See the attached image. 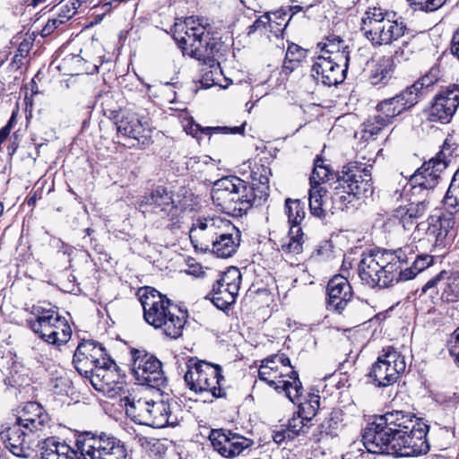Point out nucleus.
<instances>
[{"mask_svg": "<svg viewBox=\"0 0 459 459\" xmlns=\"http://www.w3.org/2000/svg\"><path fill=\"white\" fill-rule=\"evenodd\" d=\"M446 0H424L421 11L424 12H434L440 8Z\"/></svg>", "mask_w": 459, "mask_h": 459, "instance_id": "obj_56", "label": "nucleus"}, {"mask_svg": "<svg viewBox=\"0 0 459 459\" xmlns=\"http://www.w3.org/2000/svg\"><path fill=\"white\" fill-rule=\"evenodd\" d=\"M300 62H294L292 59H289L285 56L283 65H282V72L286 74L293 72L296 68L299 67Z\"/></svg>", "mask_w": 459, "mask_h": 459, "instance_id": "obj_57", "label": "nucleus"}, {"mask_svg": "<svg viewBox=\"0 0 459 459\" xmlns=\"http://www.w3.org/2000/svg\"><path fill=\"white\" fill-rule=\"evenodd\" d=\"M76 446L81 459H132L124 441L104 432L86 433Z\"/></svg>", "mask_w": 459, "mask_h": 459, "instance_id": "obj_12", "label": "nucleus"}, {"mask_svg": "<svg viewBox=\"0 0 459 459\" xmlns=\"http://www.w3.org/2000/svg\"><path fill=\"white\" fill-rule=\"evenodd\" d=\"M327 190L323 186H310L308 193L309 210L313 216L321 220L326 217L325 208Z\"/></svg>", "mask_w": 459, "mask_h": 459, "instance_id": "obj_36", "label": "nucleus"}, {"mask_svg": "<svg viewBox=\"0 0 459 459\" xmlns=\"http://www.w3.org/2000/svg\"><path fill=\"white\" fill-rule=\"evenodd\" d=\"M210 24L204 18L188 17L176 29L174 39L184 52L210 66L216 67L215 53L219 42L210 34Z\"/></svg>", "mask_w": 459, "mask_h": 459, "instance_id": "obj_6", "label": "nucleus"}, {"mask_svg": "<svg viewBox=\"0 0 459 459\" xmlns=\"http://www.w3.org/2000/svg\"><path fill=\"white\" fill-rule=\"evenodd\" d=\"M291 2H299V4L291 5L289 7V11L291 12V16L300 11H302L304 8L309 9L316 4L317 1L315 2H308L307 0H290Z\"/></svg>", "mask_w": 459, "mask_h": 459, "instance_id": "obj_55", "label": "nucleus"}, {"mask_svg": "<svg viewBox=\"0 0 459 459\" xmlns=\"http://www.w3.org/2000/svg\"><path fill=\"white\" fill-rule=\"evenodd\" d=\"M81 6L79 0H69L66 1L57 7L56 14L63 19V21L68 22L77 13V9Z\"/></svg>", "mask_w": 459, "mask_h": 459, "instance_id": "obj_50", "label": "nucleus"}, {"mask_svg": "<svg viewBox=\"0 0 459 459\" xmlns=\"http://www.w3.org/2000/svg\"><path fill=\"white\" fill-rule=\"evenodd\" d=\"M271 169L255 164L251 170V182L237 176H227L216 180L212 190L213 203L233 217H242L253 206H259L269 196Z\"/></svg>", "mask_w": 459, "mask_h": 459, "instance_id": "obj_3", "label": "nucleus"}, {"mask_svg": "<svg viewBox=\"0 0 459 459\" xmlns=\"http://www.w3.org/2000/svg\"><path fill=\"white\" fill-rule=\"evenodd\" d=\"M151 400L126 397L125 410L128 417L135 423L141 425L148 424L149 408Z\"/></svg>", "mask_w": 459, "mask_h": 459, "instance_id": "obj_35", "label": "nucleus"}, {"mask_svg": "<svg viewBox=\"0 0 459 459\" xmlns=\"http://www.w3.org/2000/svg\"><path fill=\"white\" fill-rule=\"evenodd\" d=\"M14 122H15V116H14V114H13L12 117H10L9 121L7 122V124L4 126H3V128H7V131L11 132Z\"/></svg>", "mask_w": 459, "mask_h": 459, "instance_id": "obj_64", "label": "nucleus"}, {"mask_svg": "<svg viewBox=\"0 0 459 459\" xmlns=\"http://www.w3.org/2000/svg\"><path fill=\"white\" fill-rule=\"evenodd\" d=\"M179 405L174 401L151 400L147 426L156 429L176 426L178 421Z\"/></svg>", "mask_w": 459, "mask_h": 459, "instance_id": "obj_26", "label": "nucleus"}, {"mask_svg": "<svg viewBox=\"0 0 459 459\" xmlns=\"http://www.w3.org/2000/svg\"><path fill=\"white\" fill-rule=\"evenodd\" d=\"M245 126L246 123L242 124L239 126H215V127H201L200 125L195 123H191L190 126L186 129L187 134H192L193 136H195V134L198 132H202L205 134H243L245 131Z\"/></svg>", "mask_w": 459, "mask_h": 459, "instance_id": "obj_42", "label": "nucleus"}, {"mask_svg": "<svg viewBox=\"0 0 459 459\" xmlns=\"http://www.w3.org/2000/svg\"><path fill=\"white\" fill-rule=\"evenodd\" d=\"M459 106V86L454 85L437 95L429 111L432 122L448 123Z\"/></svg>", "mask_w": 459, "mask_h": 459, "instance_id": "obj_24", "label": "nucleus"}, {"mask_svg": "<svg viewBox=\"0 0 459 459\" xmlns=\"http://www.w3.org/2000/svg\"><path fill=\"white\" fill-rule=\"evenodd\" d=\"M352 288L349 281L342 276L335 275L326 286V307L328 310L341 313L351 301Z\"/></svg>", "mask_w": 459, "mask_h": 459, "instance_id": "obj_27", "label": "nucleus"}, {"mask_svg": "<svg viewBox=\"0 0 459 459\" xmlns=\"http://www.w3.org/2000/svg\"><path fill=\"white\" fill-rule=\"evenodd\" d=\"M394 69V62L392 57L383 56L379 58L370 71L369 82L375 86L386 84L393 76Z\"/></svg>", "mask_w": 459, "mask_h": 459, "instance_id": "obj_34", "label": "nucleus"}, {"mask_svg": "<svg viewBox=\"0 0 459 459\" xmlns=\"http://www.w3.org/2000/svg\"><path fill=\"white\" fill-rule=\"evenodd\" d=\"M273 23H275V22H273L271 20V18L265 14V15H263L259 18H257L252 25L248 26L247 28V34L250 35V34H253L255 33V31L257 30H261L265 28V26L268 24L269 27L271 28V30L273 29ZM277 25H281V23H277Z\"/></svg>", "mask_w": 459, "mask_h": 459, "instance_id": "obj_52", "label": "nucleus"}, {"mask_svg": "<svg viewBox=\"0 0 459 459\" xmlns=\"http://www.w3.org/2000/svg\"><path fill=\"white\" fill-rule=\"evenodd\" d=\"M114 119L117 130L122 135L137 141L147 137V124L143 122L136 114L120 111L114 117Z\"/></svg>", "mask_w": 459, "mask_h": 459, "instance_id": "obj_30", "label": "nucleus"}, {"mask_svg": "<svg viewBox=\"0 0 459 459\" xmlns=\"http://www.w3.org/2000/svg\"><path fill=\"white\" fill-rule=\"evenodd\" d=\"M392 217L394 220L397 221L405 230H411L418 224V222L411 218L412 216L410 215L408 209H406L404 205H401L394 209L393 211Z\"/></svg>", "mask_w": 459, "mask_h": 459, "instance_id": "obj_47", "label": "nucleus"}, {"mask_svg": "<svg viewBox=\"0 0 459 459\" xmlns=\"http://www.w3.org/2000/svg\"><path fill=\"white\" fill-rule=\"evenodd\" d=\"M108 358L110 357L101 343L93 340H82L74 351L73 363L81 376L88 377L97 366Z\"/></svg>", "mask_w": 459, "mask_h": 459, "instance_id": "obj_18", "label": "nucleus"}, {"mask_svg": "<svg viewBox=\"0 0 459 459\" xmlns=\"http://www.w3.org/2000/svg\"><path fill=\"white\" fill-rule=\"evenodd\" d=\"M429 426L411 412L387 411L368 423L362 442L368 453L400 457L427 454Z\"/></svg>", "mask_w": 459, "mask_h": 459, "instance_id": "obj_1", "label": "nucleus"}, {"mask_svg": "<svg viewBox=\"0 0 459 459\" xmlns=\"http://www.w3.org/2000/svg\"><path fill=\"white\" fill-rule=\"evenodd\" d=\"M186 165L187 169L194 172L202 171L204 166H216L215 160L207 155L191 157L186 160Z\"/></svg>", "mask_w": 459, "mask_h": 459, "instance_id": "obj_49", "label": "nucleus"}, {"mask_svg": "<svg viewBox=\"0 0 459 459\" xmlns=\"http://www.w3.org/2000/svg\"><path fill=\"white\" fill-rule=\"evenodd\" d=\"M28 52H29V44L22 42L20 44L16 54H25V56H26Z\"/></svg>", "mask_w": 459, "mask_h": 459, "instance_id": "obj_61", "label": "nucleus"}, {"mask_svg": "<svg viewBox=\"0 0 459 459\" xmlns=\"http://www.w3.org/2000/svg\"><path fill=\"white\" fill-rule=\"evenodd\" d=\"M419 290L420 297L428 295L446 304L458 302L459 271L441 270L428 279Z\"/></svg>", "mask_w": 459, "mask_h": 459, "instance_id": "obj_15", "label": "nucleus"}, {"mask_svg": "<svg viewBox=\"0 0 459 459\" xmlns=\"http://www.w3.org/2000/svg\"><path fill=\"white\" fill-rule=\"evenodd\" d=\"M332 176L331 169L325 165L322 158L316 157L314 169L309 178L310 186H321V184L329 180Z\"/></svg>", "mask_w": 459, "mask_h": 459, "instance_id": "obj_44", "label": "nucleus"}, {"mask_svg": "<svg viewBox=\"0 0 459 459\" xmlns=\"http://www.w3.org/2000/svg\"><path fill=\"white\" fill-rule=\"evenodd\" d=\"M225 230L235 231V227L221 217L197 218L191 226L189 238L195 249L207 252Z\"/></svg>", "mask_w": 459, "mask_h": 459, "instance_id": "obj_14", "label": "nucleus"}, {"mask_svg": "<svg viewBox=\"0 0 459 459\" xmlns=\"http://www.w3.org/2000/svg\"><path fill=\"white\" fill-rule=\"evenodd\" d=\"M24 57H25V54H15L13 58L12 64H15L17 65V67H20V65L22 64V59Z\"/></svg>", "mask_w": 459, "mask_h": 459, "instance_id": "obj_60", "label": "nucleus"}, {"mask_svg": "<svg viewBox=\"0 0 459 459\" xmlns=\"http://www.w3.org/2000/svg\"><path fill=\"white\" fill-rule=\"evenodd\" d=\"M372 166L357 161L342 167L333 183L331 195V211L335 213L353 207L356 199L368 197L373 194Z\"/></svg>", "mask_w": 459, "mask_h": 459, "instance_id": "obj_5", "label": "nucleus"}, {"mask_svg": "<svg viewBox=\"0 0 459 459\" xmlns=\"http://www.w3.org/2000/svg\"><path fill=\"white\" fill-rule=\"evenodd\" d=\"M411 3V5H413L415 10H420L424 4V0H408Z\"/></svg>", "mask_w": 459, "mask_h": 459, "instance_id": "obj_62", "label": "nucleus"}, {"mask_svg": "<svg viewBox=\"0 0 459 459\" xmlns=\"http://www.w3.org/2000/svg\"><path fill=\"white\" fill-rule=\"evenodd\" d=\"M447 348L452 357L459 356V328L454 331L447 342Z\"/></svg>", "mask_w": 459, "mask_h": 459, "instance_id": "obj_54", "label": "nucleus"}, {"mask_svg": "<svg viewBox=\"0 0 459 459\" xmlns=\"http://www.w3.org/2000/svg\"><path fill=\"white\" fill-rule=\"evenodd\" d=\"M258 377L276 391H284L287 397L292 403L298 401L304 391L297 371L291 370V376H289V379H285L283 378L282 372L278 376L276 366H273L272 363H266V359L262 361L258 370Z\"/></svg>", "mask_w": 459, "mask_h": 459, "instance_id": "obj_17", "label": "nucleus"}, {"mask_svg": "<svg viewBox=\"0 0 459 459\" xmlns=\"http://www.w3.org/2000/svg\"><path fill=\"white\" fill-rule=\"evenodd\" d=\"M186 368L184 380L192 391L210 392L215 398H226V391L221 387L224 377L220 365L190 358L186 362Z\"/></svg>", "mask_w": 459, "mask_h": 459, "instance_id": "obj_11", "label": "nucleus"}, {"mask_svg": "<svg viewBox=\"0 0 459 459\" xmlns=\"http://www.w3.org/2000/svg\"><path fill=\"white\" fill-rule=\"evenodd\" d=\"M34 318L27 320L29 327L49 344L60 346L66 343L72 335L71 326L65 317L55 307L42 305L33 306Z\"/></svg>", "mask_w": 459, "mask_h": 459, "instance_id": "obj_10", "label": "nucleus"}, {"mask_svg": "<svg viewBox=\"0 0 459 459\" xmlns=\"http://www.w3.org/2000/svg\"><path fill=\"white\" fill-rule=\"evenodd\" d=\"M388 118H384L382 115L369 117L361 125V139L364 141L375 140L376 137L389 125Z\"/></svg>", "mask_w": 459, "mask_h": 459, "instance_id": "obj_37", "label": "nucleus"}, {"mask_svg": "<svg viewBox=\"0 0 459 459\" xmlns=\"http://www.w3.org/2000/svg\"><path fill=\"white\" fill-rule=\"evenodd\" d=\"M300 397H299V400L296 401L294 403H299V410L298 413L307 420V422H311L313 418L316 415L317 411L320 406V396L317 394H309L308 399L300 402Z\"/></svg>", "mask_w": 459, "mask_h": 459, "instance_id": "obj_43", "label": "nucleus"}, {"mask_svg": "<svg viewBox=\"0 0 459 459\" xmlns=\"http://www.w3.org/2000/svg\"><path fill=\"white\" fill-rule=\"evenodd\" d=\"M347 415L341 408H334L318 426L319 437H336L341 429L347 423Z\"/></svg>", "mask_w": 459, "mask_h": 459, "instance_id": "obj_33", "label": "nucleus"}, {"mask_svg": "<svg viewBox=\"0 0 459 459\" xmlns=\"http://www.w3.org/2000/svg\"><path fill=\"white\" fill-rule=\"evenodd\" d=\"M131 370L140 385L160 389L166 385L167 378L161 362L143 350H131Z\"/></svg>", "mask_w": 459, "mask_h": 459, "instance_id": "obj_13", "label": "nucleus"}, {"mask_svg": "<svg viewBox=\"0 0 459 459\" xmlns=\"http://www.w3.org/2000/svg\"><path fill=\"white\" fill-rule=\"evenodd\" d=\"M432 222H429V226L427 230L429 240L434 242V247L438 250L445 249L448 240L454 237L453 229L455 224L453 214H443L434 221V218H430Z\"/></svg>", "mask_w": 459, "mask_h": 459, "instance_id": "obj_29", "label": "nucleus"}, {"mask_svg": "<svg viewBox=\"0 0 459 459\" xmlns=\"http://www.w3.org/2000/svg\"><path fill=\"white\" fill-rule=\"evenodd\" d=\"M442 202L448 213L459 211V169L454 174Z\"/></svg>", "mask_w": 459, "mask_h": 459, "instance_id": "obj_39", "label": "nucleus"}, {"mask_svg": "<svg viewBox=\"0 0 459 459\" xmlns=\"http://www.w3.org/2000/svg\"><path fill=\"white\" fill-rule=\"evenodd\" d=\"M10 134V132L7 131V128H1L0 129V142L4 143L8 135Z\"/></svg>", "mask_w": 459, "mask_h": 459, "instance_id": "obj_63", "label": "nucleus"}, {"mask_svg": "<svg viewBox=\"0 0 459 459\" xmlns=\"http://www.w3.org/2000/svg\"><path fill=\"white\" fill-rule=\"evenodd\" d=\"M317 46L321 51L319 56H329L340 63H349V47L339 36L331 35L324 42L318 43Z\"/></svg>", "mask_w": 459, "mask_h": 459, "instance_id": "obj_31", "label": "nucleus"}, {"mask_svg": "<svg viewBox=\"0 0 459 459\" xmlns=\"http://www.w3.org/2000/svg\"><path fill=\"white\" fill-rule=\"evenodd\" d=\"M360 30L374 45H390L409 34L406 24L394 12L381 7H368L361 18Z\"/></svg>", "mask_w": 459, "mask_h": 459, "instance_id": "obj_8", "label": "nucleus"}, {"mask_svg": "<svg viewBox=\"0 0 459 459\" xmlns=\"http://www.w3.org/2000/svg\"><path fill=\"white\" fill-rule=\"evenodd\" d=\"M0 437L4 446L17 457H29L33 447L39 443L38 437L29 432L16 422L0 431Z\"/></svg>", "mask_w": 459, "mask_h": 459, "instance_id": "obj_19", "label": "nucleus"}, {"mask_svg": "<svg viewBox=\"0 0 459 459\" xmlns=\"http://www.w3.org/2000/svg\"><path fill=\"white\" fill-rule=\"evenodd\" d=\"M417 103L416 94H413V91L406 87L395 96L380 101L376 108L384 118H388V122L391 123L394 117L412 108Z\"/></svg>", "mask_w": 459, "mask_h": 459, "instance_id": "obj_28", "label": "nucleus"}, {"mask_svg": "<svg viewBox=\"0 0 459 459\" xmlns=\"http://www.w3.org/2000/svg\"><path fill=\"white\" fill-rule=\"evenodd\" d=\"M138 295L147 324L161 329L171 339L182 334L186 320L175 314L176 307L166 296L151 287L139 290Z\"/></svg>", "mask_w": 459, "mask_h": 459, "instance_id": "obj_7", "label": "nucleus"}, {"mask_svg": "<svg viewBox=\"0 0 459 459\" xmlns=\"http://www.w3.org/2000/svg\"><path fill=\"white\" fill-rule=\"evenodd\" d=\"M239 231L235 228V231L225 230L217 240L211 246L209 251L214 253L218 257L227 258L231 256L239 246Z\"/></svg>", "mask_w": 459, "mask_h": 459, "instance_id": "obj_32", "label": "nucleus"}, {"mask_svg": "<svg viewBox=\"0 0 459 459\" xmlns=\"http://www.w3.org/2000/svg\"><path fill=\"white\" fill-rule=\"evenodd\" d=\"M285 56L294 62H301L305 57V51L299 46L292 43L288 47Z\"/></svg>", "mask_w": 459, "mask_h": 459, "instance_id": "obj_53", "label": "nucleus"}, {"mask_svg": "<svg viewBox=\"0 0 459 459\" xmlns=\"http://www.w3.org/2000/svg\"><path fill=\"white\" fill-rule=\"evenodd\" d=\"M405 361L398 352L392 349L380 356L369 372L374 383L379 387H385L397 381L400 374L405 370Z\"/></svg>", "mask_w": 459, "mask_h": 459, "instance_id": "obj_16", "label": "nucleus"}, {"mask_svg": "<svg viewBox=\"0 0 459 459\" xmlns=\"http://www.w3.org/2000/svg\"><path fill=\"white\" fill-rule=\"evenodd\" d=\"M209 439L213 448L226 458H233L253 446V440L230 430L212 429Z\"/></svg>", "mask_w": 459, "mask_h": 459, "instance_id": "obj_21", "label": "nucleus"}, {"mask_svg": "<svg viewBox=\"0 0 459 459\" xmlns=\"http://www.w3.org/2000/svg\"><path fill=\"white\" fill-rule=\"evenodd\" d=\"M303 233L300 227H290L288 237L282 240L281 250L284 254L299 255L303 251Z\"/></svg>", "mask_w": 459, "mask_h": 459, "instance_id": "obj_38", "label": "nucleus"}, {"mask_svg": "<svg viewBox=\"0 0 459 459\" xmlns=\"http://www.w3.org/2000/svg\"><path fill=\"white\" fill-rule=\"evenodd\" d=\"M266 363H272L273 366H275L276 363H281L285 367L286 372L283 373V378L285 379H289V376H291V370H294L290 365V359L284 354H276L266 358Z\"/></svg>", "mask_w": 459, "mask_h": 459, "instance_id": "obj_51", "label": "nucleus"}, {"mask_svg": "<svg viewBox=\"0 0 459 459\" xmlns=\"http://www.w3.org/2000/svg\"><path fill=\"white\" fill-rule=\"evenodd\" d=\"M123 377L116 362L108 358L97 366L87 378L97 391L106 393L115 390L117 385L122 384Z\"/></svg>", "mask_w": 459, "mask_h": 459, "instance_id": "obj_25", "label": "nucleus"}, {"mask_svg": "<svg viewBox=\"0 0 459 459\" xmlns=\"http://www.w3.org/2000/svg\"><path fill=\"white\" fill-rule=\"evenodd\" d=\"M135 207L144 215L155 214L165 220L168 221L167 227L174 230L179 227L187 204L181 200H175L172 192L159 186L149 195L140 196L135 202Z\"/></svg>", "mask_w": 459, "mask_h": 459, "instance_id": "obj_9", "label": "nucleus"}, {"mask_svg": "<svg viewBox=\"0 0 459 459\" xmlns=\"http://www.w3.org/2000/svg\"><path fill=\"white\" fill-rule=\"evenodd\" d=\"M309 428L310 423L307 422L298 412H294L288 422V437L293 438L296 436L306 434Z\"/></svg>", "mask_w": 459, "mask_h": 459, "instance_id": "obj_46", "label": "nucleus"}, {"mask_svg": "<svg viewBox=\"0 0 459 459\" xmlns=\"http://www.w3.org/2000/svg\"><path fill=\"white\" fill-rule=\"evenodd\" d=\"M419 45L416 42L415 36L411 35L402 41L401 45L395 49L393 56L391 57L398 62L406 61L417 51Z\"/></svg>", "mask_w": 459, "mask_h": 459, "instance_id": "obj_45", "label": "nucleus"}, {"mask_svg": "<svg viewBox=\"0 0 459 459\" xmlns=\"http://www.w3.org/2000/svg\"><path fill=\"white\" fill-rule=\"evenodd\" d=\"M284 209L290 227H300L306 214L304 203L299 199L287 198Z\"/></svg>", "mask_w": 459, "mask_h": 459, "instance_id": "obj_40", "label": "nucleus"}, {"mask_svg": "<svg viewBox=\"0 0 459 459\" xmlns=\"http://www.w3.org/2000/svg\"><path fill=\"white\" fill-rule=\"evenodd\" d=\"M202 65L206 66V68H203L202 71L204 72V74L202 75L201 83L205 87L209 88L212 86L213 84H216V80L218 79L216 76L220 75L221 73L220 64L215 59V63L217 64L216 67L210 66L209 65L204 64V61H201Z\"/></svg>", "mask_w": 459, "mask_h": 459, "instance_id": "obj_48", "label": "nucleus"}, {"mask_svg": "<svg viewBox=\"0 0 459 459\" xmlns=\"http://www.w3.org/2000/svg\"><path fill=\"white\" fill-rule=\"evenodd\" d=\"M240 273L234 268L221 275L212 286L209 294L212 303L220 309L225 310L231 306L239 290Z\"/></svg>", "mask_w": 459, "mask_h": 459, "instance_id": "obj_20", "label": "nucleus"}, {"mask_svg": "<svg viewBox=\"0 0 459 459\" xmlns=\"http://www.w3.org/2000/svg\"><path fill=\"white\" fill-rule=\"evenodd\" d=\"M49 20L51 21V24L55 25L56 29L59 28L62 24L66 22L65 21H63V19L59 17L57 14L56 17H53Z\"/></svg>", "mask_w": 459, "mask_h": 459, "instance_id": "obj_59", "label": "nucleus"}, {"mask_svg": "<svg viewBox=\"0 0 459 459\" xmlns=\"http://www.w3.org/2000/svg\"><path fill=\"white\" fill-rule=\"evenodd\" d=\"M412 254L411 246L394 250L377 248L363 253L358 267L359 276L370 288H387L428 273L433 264V257L429 255H417L411 267L403 269L412 259L410 256Z\"/></svg>", "mask_w": 459, "mask_h": 459, "instance_id": "obj_2", "label": "nucleus"}, {"mask_svg": "<svg viewBox=\"0 0 459 459\" xmlns=\"http://www.w3.org/2000/svg\"><path fill=\"white\" fill-rule=\"evenodd\" d=\"M449 161L444 152H439L435 158L424 162L411 176V199L404 206L417 222L426 215L430 203L435 199V189L441 178V173L446 169Z\"/></svg>", "mask_w": 459, "mask_h": 459, "instance_id": "obj_4", "label": "nucleus"}, {"mask_svg": "<svg viewBox=\"0 0 459 459\" xmlns=\"http://www.w3.org/2000/svg\"><path fill=\"white\" fill-rule=\"evenodd\" d=\"M56 30V27L54 24H51V21L48 19V22L42 29V35L48 36L51 34Z\"/></svg>", "mask_w": 459, "mask_h": 459, "instance_id": "obj_58", "label": "nucleus"}, {"mask_svg": "<svg viewBox=\"0 0 459 459\" xmlns=\"http://www.w3.org/2000/svg\"><path fill=\"white\" fill-rule=\"evenodd\" d=\"M438 81V70L432 68L428 74L417 80L413 84L408 86V90L416 94L417 102L421 99L429 88Z\"/></svg>", "mask_w": 459, "mask_h": 459, "instance_id": "obj_41", "label": "nucleus"}, {"mask_svg": "<svg viewBox=\"0 0 459 459\" xmlns=\"http://www.w3.org/2000/svg\"><path fill=\"white\" fill-rule=\"evenodd\" d=\"M48 420V415L42 406L36 402H30L18 411L15 422L41 438Z\"/></svg>", "mask_w": 459, "mask_h": 459, "instance_id": "obj_23", "label": "nucleus"}, {"mask_svg": "<svg viewBox=\"0 0 459 459\" xmlns=\"http://www.w3.org/2000/svg\"><path fill=\"white\" fill-rule=\"evenodd\" d=\"M348 65L329 56H318L312 65V76L325 86H335L344 81Z\"/></svg>", "mask_w": 459, "mask_h": 459, "instance_id": "obj_22", "label": "nucleus"}]
</instances>
